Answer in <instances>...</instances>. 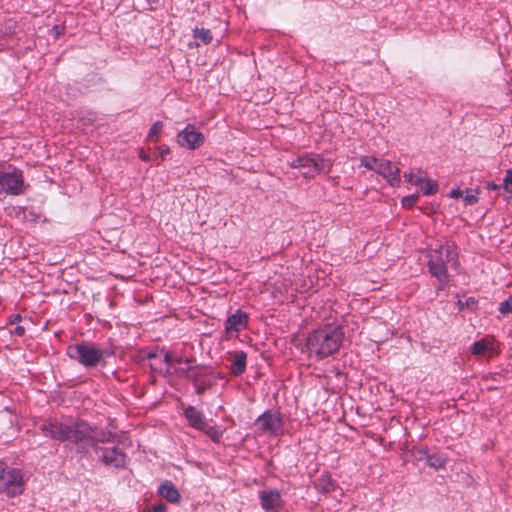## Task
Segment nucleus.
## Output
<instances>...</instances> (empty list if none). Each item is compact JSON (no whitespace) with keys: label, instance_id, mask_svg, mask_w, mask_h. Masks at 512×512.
<instances>
[{"label":"nucleus","instance_id":"f257e3e1","mask_svg":"<svg viewBox=\"0 0 512 512\" xmlns=\"http://www.w3.org/2000/svg\"><path fill=\"white\" fill-rule=\"evenodd\" d=\"M344 338V326L328 324L314 330L307 338L306 346L310 354L323 359L337 352Z\"/></svg>","mask_w":512,"mask_h":512},{"label":"nucleus","instance_id":"f03ea898","mask_svg":"<svg viewBox=\"0 0 512 512\" xmlns=\"http://www.w3.org/2000/svg\"><path fill=\"white\" fill-rule=\"evenodd\" d=\"M42 431L52 439L79 442L90 436L91 429L85 422H76L71 419L47 422L42 425Z\"/></svg>","mask_w":512,"mask_h":512},{"label":"nucleus","instance_id":"7ed1b4c3","mask_svg":"<svg viewBox=\"0 0 512 512\" xmlns=\"http://www.w3.org/2000/svg\"><path fill=\"white\" fill-rule=\"evenodd\" d=\"M428 257L429 272L438 279L442 286L445 285L449 281L448 266L457 264V252L454 244L440 245L431 250Z\"/></svg>","mask_w":512,"mask_h":512},{"label":"nucleus","instance_id":"20e7f679","mask_svg":"<svg viewBox=\"0 0 512 512\" xmlns=\"http://www.w3.org/2000/svg\"><path fill=\"white\" fill-rule=\"evenodd\" d=\"M28 187L21 169L12 165L0 166V203H3L8 196L23 195Z\"/></svg>","mask_w":512,"mask_h":512},{"label":"nucleus","instance_id":"39448f33","mask_svg":"<svg viewBox=\"0 0 512 512\" xmlns=\"http://www.w3.org/2000/svg\"><path fill=\"white\" fill-rule=\"evenodd\" d=\"M24 491L23 475L19 469L9 468L0 461V492L8 497L20 495Z\"/></svg>","mask_w":512,"mask_h":512},{"label":"nucleus","instance_id":"423d86ee","mask_svg":"<svg viewBox=\"0 0 512 512\" xmlns=\"http://www.w3.org/2000/svg\"><path fill=\"white\" fill-rule=\"evenodd\" d=\"M291 167L303 169L302 174L305 177H313L317 174L329 172L332 164L319 155L299 156L291 162Z\"/></svg>","mask_w":512,"mask_h":512},{"label":"nucleus","instance_id":"0eeeda50","mask_svg":"<svg viewBox=\"0 0 512 512\" xmlns=\"http://www.w3.org/2000/svg\"><path fill=\"white\" fill-rule=\"evenodd\" d=\"M255 426L257 427L259 434L269 436H279L283 432V420L277 412H265L260 415L256 421Z\"/></svg>","mask_w":512,"mask_h":512},{"label":"nucleus","instance_id":"6e6552de","mask_svg":"<svg viewBox=\"0 0 512 512\" xmlns=\"http://www.w3.org/2000/svg\"><path fill=\"white\" fill-rule=\"evenodd\" d=\"M149 365L152 370L159 373H171V366L174 363H181L182 356L170 351L160 350L148 355Z\"/></svg>","mask_w":512,"mask_h":512},{"label":"nucleus","instance_id":"1a4fd4ad","mask_svg":"<svg viewBox=\"0 0 512 512\" xmlns=\"http://www.w3.org/2000/svg\"><path fill=\"white\" fill-rule=\"evenodd\" d=\"M258 497L260 506L265 512H280L285 506V501L278 489L265 488L258 492Z\"/></svg>","mask_w":512,"mask_h":512},{"label":"nucleus","instance_id":"9d476101","mask_svg":"<svg viewBox=\"0 0 512 512\" xmlns=\"http://www.w3.org/2000/svg\"><path fill=\"white\" fill-rule=\"evenodd\" d=\"M67 354L70 358L78 360L85 366L96 364V349L92 345L86 343L71 345L67 348Z\"/></svg>","mask_w":512,"mask_h":512},{"label":"nucleus","instance_id":"9b49d317","mask_svg":"<svg viewBox=\"0 0 512 512\" xmlns=\"http://www.w3.org/2000/svg\"><path fill=\"white\" fill-rule=\"evenodd\" d=\"M205 141L203 133L192 125L188 124L181 132L177 135V142L188 149L195 150L199 148Z\"/></svg>","mask_w":512,"mask_h":512},{"label":"nucleus","instance_id":"f8f14e48","mask_svg":"<svg viewBox=\"0 0 512 512\" xmlns=\"http://www.w3.org/2000/svg\"><path fill=\"white\" fill-rule=\"evenodd\" d=\"M376 172L393 187H398L401 183L400 169L389 160L382 159Z\"/></svg>","mask_w":512,"mask_h":512},{"label":"nucleus","instance_id":"ddd939ff","mask_svg":"<svg viewBox=\"0 0 512 512\" xmlns=\"http://www.w3.org/2000/svg\"><path fill=\"white\" fill-rule=\"evenodd\" d=\"M248 325V315L242 310H237L230 315L225 322L226 334L238 333L245 329Z\"/></svg>","mask_w":512,"mask_h":512},{"label":"nucleus","instance_id":"4468645a","mask_svg":"<svg viewBox=\"0 0 512 512\" xmlns=\"http://www.w3.org/2000/svg\"><path fill=\"white\" fill-rule=\"evenodd\" d=\"M470 351L475 356H491L494 352H497L495 340L492 337L482 338L470 347Z\"/></svg>","mask_w":512,"mask_h":512},{"label":"nucleus","instance_id":"2eb2a0df","mask_svg":"<svg viewBox=\"0 0 512 512\" xmlns=\"http://www.w3.org/2000/svg\"><path fill=\"white\" fill-rule=\"evenodd\" d=\"M184 416L192 428L199 431L205 430L207 427V420L204 414L197 410L194 406H188L184 410Z\"/></svg>","mask_w":512,"mask_h":512},{"label":"nucleus","instance_id":"dca6fc26","mask_svg":"<svg viewBox=\"0 0 512 512\" xmlns=\"http://www.w3.org/2000/svg\"><path fill=\"white\" fill-rule=\"evenodd\" d=\"M102 460L107 466L122 467L125 464V454L115 447L107 448L102 453Z\"/></svg>","mask_w":512,"mask_h":512},{"label":"nucleus","instance_id":"f3484780","mask_svg":"<svg viewBox=\"0 0 512 512\" xmlns=\"http://www.w3.org/2000/svg\"><path fill=\"white\" fill-rule=\"evenodd\" d=\"M158 493L161 495L164 499H166L168 502L172 504H176L180 502L181 496L178 492L176 486L171 481H164L159 487H158Z\"/></svg>","mask_w":512,"mask_h":512},{"label":"nucleus","instance_id":"a211bd4d","mask_svg":"<svg viewBox=\"0 0 512 512\" xmlns=\"http://www.w3.org/2000/svg\"><path fill=\"white\" fill-rule=\"evenodd\" d=\"M247 355L243 351H237L233 355L232 364L230 367L231 373L235 376L241 375L246 369Z\"/></svg>","mask_w":512,"mask_h":512},{"label":"nucleus","instance_id":"6ab92c4d","mask_svg":"<svg viewBox=\"0 0 512 512\" xmlns=\"http://www.w3.org/2000/svg\"><path fill=\"white\" fill-rule=\"evenodd\" d=\"M190 371H192V360L191 359H184L182 357L181 363H174L171 366V373H168V375H176V376H187L189 375Z\"/></svg>","mask_w":512,"mask_h":512},{"label":"nucleus","instance_id":"aec40b11","mask_svg":"<svg viewBox=\"0 0 512 512\" xmlns=\"http://www.w3.org/2000/svg\"><path fill=\"white\" fill-rule=\"evenodd\" d=\"M426 464L434 469H441L447 464V457L441 453L428 454Z\"/></svg>","mask_w":512,"mask_h":512},{"label":"nucleus","instance_id":"412c9836","mask_svg":"<svg viewBox=\"0 0 512 512\" xmlns=\"http://www.w3.org/2000/svg\"><path fill=\"white\" fill-rule=\"evenodd\" d=\"M208 374H210V369L208 367L192 365V371H190L188 378L197 385L198 382Z\"/></svg>","mask_w":512,"mask_h":512},{"label":"nucleus","instance_id":"4be33fe9","mask_svg":"<svg viewBox=\"0 0 512 512\" xmlns=\"http://www.w3.org/2000/svg\"><path fill=\"white\" fill-rule=\"evenodd\" d=\"M403 177L407 183L412 185H420L425 180V173L419 170L417 174H414L413 171H410L405 172Z\"/></svg>","mask_w":512,"mask_h":512},{"label":"nucleus","instance_id":"5701e85b","mask_svg":"<svg viewBox=\"0 0 512 512\" xmlns=\"http://www.w3.org/2000/svg\"><path fill=\"white\" fill-rule=\"evenodd\" d=\"M193 36L204 44H210L213 39L211 31L204 28H196L193 32Z\"/></svg>","mask_w":512,"mask_h":512},{"label":"nucleus","instance_id":"b1692460","mask_svg":"<svg viewBox=\"0 0 512 512\" xmlns=\"http://www.w3.org/2000/svg\"><path fill=\"white\" fill-rule=\"evenodd\" d=\"M382 159H378L374 156H362L360 159L361 165L368 170L377 171L379 163Z\"/></svg>","mask_w":512,"mask_h":512},{"label":"nucleus","instance_id":"393cba45","mask_svg":"<svg viewBox=\"0 0 512 512\" xmlns=\"http://www.w3.org/2000/svg\"><path fill=\"white\" fill-rule=\"evenodd\" d=\"M424 187L422 188V192L424 195H433L438 191V184L436 181L429 179L425 176Z\"/></svg>","mask_w":512,"mask_h":512},{"label":"nucleus","instance_id":"a878e982","mask_svg":"<svg viewBox=\"0 0 512 512\" xmlns=\"http://www.w3.org/2000/svg\"><path fill=\"white\" fill-rule=\"evenodd\" d=\"M317 485L321 490L325 492H330L335 488V483L329 476H322L319 478Z\"/></svg>","mask_w":512,"mask_h":512},{"label":"nucleus","instance_id":"bb28decb","mask_svg":"<svg viewBox=\"0 0 512 512\" xmlns=\"http://www.w3.org/2000/svg\"><path fill=\"white\" fill-rule=\"evenodd\" d=\"M463 201L465 205H474L478 202V191L474 189H467L463 191Z\"/></svg>","mask_w":512,"mask_h":512},{"label":"nucleus","instance_id":"cd10ccee","mask_svg":"<svg viewBox=\"0 0 512 512\" xmlns=\"http://www.w3.org/2000/svg\"><path fill=\"white\" fill-rule=\"evenodd\" d=\"M202 431L205 432L214 442H218L222 437V431L216 426H209L207 424L205 430Z\"/></svg>","mask_w":512,"mask_h":512},{"label":"nucleus","instance_id":"c85d7f7f","mask_svg":"<svg viewBox=\"0 0 512 512\" xmlns=\"http://www.w3.org/2000/svg\"><path fill=\"white\" fill-rule=\"evenodd\" d=\"M503 189L512 198V168L506 171L505 177L503 179Z\"/></svg>","mask_w":512,"mask_h":512},{"label":"nucleus","instance_id":"c756f323","mask_svg":"<svg viewBox=\"0 0 512 512\" xmlns=\"http://www.w3.org/2000/svg\"><path fill=\"white\" fill-rule=\"evenodd\" d=\"M419 200L418 194H412L408 195L402 198V206L404 208H411L413 205H415Z\"/></svg>","mask_w":512,"mask_h":512},{"label":"nucleus","instance_id":"7c9ffc66","mask_svg":"<svg viewBox=\"0 0 512 512\" xmlns=\"http://www.w3.org/2000/svg\"><path fill=\"white\" fill-rule=\"evenodd\" d=\"M163 123L161 121H156L148 131V138L154 139L162 130Z\"/></svg>","mask_w":512,"mask_h":512},{"label":"nucleus","instance_id":"2f4dec72","mask_svg":"<svg viewBox=\"0 0 512 512\" xmlns=\"http://www.w3.org/2000/svg\"><path fill=\"white\" fill-rule=\"evenodd\" d=\"M499 311L504 315L512 313V296L500 303Z\"/></svg>","mask_w":512,"mask_h":512},{"label":"nucleus","instance_id":"473e14b6","mask_svg":"<svg viewBox=\"0 0 512 512\" xmlns=\"http://www.w3.org/2000/svg\"><path fill=\"white\" fill-rule=\"evenodd\" d=\"M139 158L142 160V161H145V162H150L151 160V157H150V154L144 150L143 148H141L139 150Z\"/></svg>","mask_w":512,"mask_h":512},{"label":"nucleus","instance_id":"72a5a7b5","mask_svg":"<svg viewBox=\"0 0 512 512\" xmlns=\"http://www.w3.org/2000/svg\"><path fill=\"white\" fill-rule=\"evenodd\" d=\"M463 193H464V192H463V190H461L460 188H456V189H452V190L450 191L449 196H450L451 198H455V199H457V198H459V197H462V196H463Z\"/></svg>","mask_w":512,"mask_h":512},{"label":"nucleus","instance_id":"f704fd0d","mask_svg":"<svg viewBox=\"0 0 512 512\" xmlns=\"http://www.w3.org/2000/svg\"><path fill=\"white\" fill-rule=\"evenodd\" d=\"M166 505L165 504H156L152 506V512H166Z\"/></svg>","mask_w":512,"mask_h":512},{"label":"nucleus","instance_id":"c9c22d12","mask_svg":"<svg viewBox=\"0 0 512 512\" xmlns=\"http://www.w3.org/2000/svg\"><path fill=\"white\" fill-rule=\"evenodd\" d=\"M170 152V149L168 146H162L159 148V154L161 157L166 156Z\"/></svg>","mask_w":512,"mask_h":512},{"label":"nucleus","instance_id":"e433bc0d","mask_svg":"<svg viewBox=\"0 0 512 512\" xmlns=\"http://www.w3.org/2000/svg\"><path fill=\"white\" fill-rule=\"evenodd\" d=\"M501 187H503V184L502 185L494 184V183L487 184V189H489V190H499Z\"/></svg>","mask_w":512,"mask_h":512},{"label":"nucleus","instance_id":"4c0bfd02","mask_svg":"<svg viewBox=\"0 0 512 512\" xmlns=\"http://www.w3.org/2000/svg\"><path fill=\"white\" fill-rule=\"evenodd\" d=\"M20 320H21V316L19 314H15V315H11L10 316L9 322L11 324H13V323L18 322Z\"/></svg>","mask_w":512,"mask_h":512},{"label":"nucleus","instance_id":"58836bf2","mask_svg":"<svg viewBox=\"0 0 512 512\" xmlns=\"http://www.w3.org/2000/svg\"><path fill=\"white\" fill-rule=\"evenodd\" d=\"M24 327L22 326H17L14 330V333L18 336H22L24 334Z\"/></svg>","mask_w":512,"mask_h":512},{"label":"nucleus","instance_id":"ea45409f","mask_svg":"<svg viewBox=\"0 0 512 512\" xmlns=\"http://www.w3.org/2000/svg\"><path fill=\"white\" fill-rule=\"evenodd\" d=\"M202 391H203V388H198V389H197V392H198V393H202Z\"/></svg>","mask_w":512,"mask_h":512},{"label":"nucleus","instance_id":"a19ab883","mask_svg":"<svg viewBox=\"0 0 512 512\" xmlns=\"http://www.w3.org/2000/svg\"><path fill=\"white\" fill-rule=\"evenodd\" d=\"M97 358H98V362L100 361V354L98 353L97 355Z\"/></svg>","mask_w":512,"mask_h":512}]
</instances>
